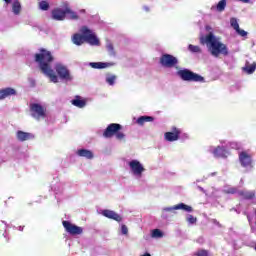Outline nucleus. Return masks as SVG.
Here are the masks:
<instances>
[{"mask_svg": "<svg viewBox=\"0 0 256 256\" xmlns=\"http://www.w3.org/2000/svg\"><path fill=\"white\" fill-rule=\"evenodd\" d=\"M35 61L38 63L40 71L46 77H49L52 83H59V77L55 74V70H53V55L49 50L40 49V52L35 54Z\"/></svg>", "mask_w": 256, "mask_h": 256, "instance_id": "obj_1", "label": "nucleus"}, {"mask_svg": "<svg viewBox=\"0 0 256 256\" xmlns=\"http://www.w3.org/2000/svg\"><path fill=\"white\" fill-rule=\"evenodd\" d=\"M200 43L201 45H206L212 57L217 58L220 55L227 57V55H229V48L226 44L221 42V38L215 36L213 33H209L205 37H201Z\"/></svg>", "mask_w": 256, "mask_h": 256, "instance_id": "obj_2", "label": "nucleus"}, {"mask_svg": "<svg viewBox=\"0 0 256 256\" xmlns=\"http://www.w3.org/2000/svg\"><path fill=\"white\" fill-rule=\"evenodd\" d=\"M80 33H76L72 36V43L78 47L83 45L85 42L89 45L99 46V38L95 35L93 30L89 29L87 26H82L80 28Z\"/></svg>", "mask_w": 256, "mask_h": 256, "instance_id": "obj_3", "label": "nucleus"}, {"mask_svg": "<svg viewBox=\"0 0 256 256\" xmlns=\"http://www.w3.org/2000/svg\"><path fill=\"white\" fill-rule=\"evenodd\" d=\"M223 192L231 195H238V197H242V199H246L247 201L256 199V190H239L236 187L225 186Z\"/></svg>", "mask_w": 256, "mask_h": 256, "instance_id": "obj_4", "label": "nucleus"}, {"mask_svg": "<svg viewBox=\"0 0 256 256\" xmlns=\"http://www.w3.org/2000/svg\"><path fill=\"white\" fill-rule=\"evenodd\" d=\"M177 75H178V77H180V79H182V81H189V82H194V83H204L205 82V78H203V76H201L197 73H194L193 71H191L187 68L178 70Z\"/></svg>", "mask_w": 256, "mask_h": 256, "instance_id": "obj_5", "label": "nucleus"}, {"mask_svg": "<svg viewBox=\"0 0 256 256\" xmlns=\"http://www.w3.org/2000/svg\"><path fill=\"white\" fill-rule=\"evenodd\" d=\"M127 165L134 179L139 180L143 178V174L145 173V166H143V164L139 160L132 159L127 162Z\"/></svg>", "mask_w": 256, "mask_h": 256, "instance_id": "obj_6", "label": "nucleus"}, {"mask_svg": "<svg viewBox=\"0 0 256 256\" xmlns=\"http://www.w3.org/2000/svg\"><path fill=\"white\" fill-rule=\"evenodd\" d=\"M54 69L62 81H73V76L65 64L58 62L55 64Z\"/></svg>", "mask_w": 256, "mask_h": 256, "instance_id": "obj_7", "label": "nucleus"}, {"mask_svg": "<svg viewBox=\"0 0 256 256\" xmlns=\"http://www.w3.org/2000/svg\"><path fill=\"white\" fill-rule=\"evenodd\" d=\"M160 65H162V67H166L167 69H171L173 67L179 69L177 67V65H179V59L171 54H163L160 58Z\"/></svg>", "mask_w": 256, "mask_h": 256, "instance_id": "obj_8", "label": "nucleus"}, {"mask_svg": "<svg viewBox=\"0 0 256 256\" xmlns=\"http://www.w3.org/2000/svg\"><path fill=\"white\" fill-rule=\"evenodd\" d=\"M208 152L216 157V159H226L230 155L229 150L225 146H210Z\"/></svg>", "mask_w": 256, "mask_h": 256, "instance_id": "obj_9", "label": "nucleus"}, {"mask_svg": "<svg viewBox=\"0 0 256 256\" xmlns=\"http://www.w3.org/2000/svg\"><path fill=\"white\" fill-rule=\"evenodd\" d=\"M164 211H167L170 215H177L176 211H185L186 213H193V207L185 203H179L174 206L164 207Z\"/></svg>", "mask_w": 256, "mask_h": 256, "instance_id": "obj_10", "label": "nucleus"}, {"mask_svg": "<svg viewBox=\"0 0 256 256\" xmlns=\"http://www.w3.org/2000/svg\"><path fill=\"white\" fill-rule=\"evenodd\" d=\"M31 115L34 119H45L46 109L39 103H33L30 105Z\"/></svg>", "mask_w": 256, "mask_h": 256, "instance_id": "obj_11", "label": "nucleus"}, {"mask_svg": "<svg viewBox=\"0 0 256 256\" xmlns=\"http://www.w3.org/2000/svg\"><path fill=\"white\" fill-rule=\"evenodd\" d=\"M239 162L241 167H244V169H251V167H253V156L245 151L240 152Z\"/></svg>", "mask_w": 256, "mask_h": 256, "instance_id": "obj_12", "label": "nucleus"}, {"mask_svg": "<svg viewBox=\"0 0 256 256\" xmlns=\"http://www.w3.org/2000/svg\"><path fill=\"white\" fill-rule=\"evenodd\" d=\"M62 225L69 235H81V233H83V228L72 224L69 221H63Z\"/></svg>", "mask_w": 256, "mask_h": 256, "instance_id": "obj_13", "label": "nucleus"}, {"mask_svg": "<svg viewBox=\"0 0 256 256\" xmlns=\"http://www.w3.org/2000/svg\"><path fill=\"white\" fill-rule=\"evenodd\" d=\"M120 129H122L121 124H117V123L109 124L103 132V137H105V139H111V137L116 135V133L120 131Z\"/></svg>", "mask_w": 256, "mask_h": 256, "instance_id": "obj_14", "label": "nucleus"}, {"mask_svg": "<svg viewBox=\"0 0 256 256\" xmlns=\"http://www.w3.org/2000/svg\"><path fill=\"white\" fill-rule=\"evenodd\" d=\"M179 135H181V129L177 127H172L170 132L164 134V139L173 143L174 141H179Z\"/></svg>", "mask_w": 256, "mask_h": 256, "instance_id": "obj_15", "label": "nucleus"}, {"mask_svg": "<svg viewBox=\"0 0 256 256\" xmlns=\"http://www.w3.org/2000/svg\"><path fill=\"white\" fill-rule=\"evenodd\" d=\"M100 215H103V217H106L107 219H112L113 221H117V223H121L123 221V217L116 213L113 210L104 209L100 211Z\"/></svg>", "mask_w": 256, "mask_h": 256, "instance_id": "obj_16", "label": "nucleus"}, {"mask_svg": "<svg viewBox=\"0 0 256 256\" xmlns=\"http://www.w3.org/2000/svg\"><path fill=\"white\" fill-rule=\"evenodd\" d=\"M51 16H52V19H54V21H65L66 19L65 7L53 9Z\"/></svg>", "mask_w": 256, "mask_h": 256, "instance_id": "obj_17", "label": "nucleus"}, {"mask_svg": "<svg viewBox=\"0 0 256 256\" xmlns=\"http://www.w3.org/2000/svg\"><path fill=\"white\" fill-rule=\"evenodd\" d=\"M50 187L54 193H61L65 189V183L59 181L58 178H54V181H52Z\"/></svg>", "mask_w": 256, "mask_h": 256, "instance_id": "obj_18", "label": "nucleus"}, {"mask_svg": "<svg viewBox=\"0 0 256 256\" xmlns=\"http://www.w3.org/2000/svg\"><path fill=\"white\" fill-rule=\"evenodd\" d=\"M13 95H17V91L11 87L0 89V101L7 99V97H13Z\"/></svg>", "mask_w": 256, "mask_h": 256, "instance_id": "obj_19", "label": "nucleus"}, {"mask_svg": "<svg viewBox=\"0 0 256 256\" xmlns=\"http://www.w3.org/2000/svg\"><path fill=\"white\" fill-rule=\"evenodd\" d=\"M16 139H18V141H29L31 139H35V135L29 133V132H23L21 130H18L16 132Z\"/></svg>", "mask_w": 256, "mask_h": 256, "instance_id": "obj_20", "label": "nucleus"}, {"mask_svg": "<svg viewBox=\"0 0 256 256\" xmlns=\"http://www.w3.org/2000/svg\"><path fill=\"white\" fill-rule=\"evenodd\" d=\"M71 103L74 107H78V109H84V107L87 106V100L83 99L81 96H75Z\"/></svg>", "mask_w": 256, "mask_h": 256, "instance_id": "obj_21", "label": "nucleus"}, {"mask_svg": "<svg viewBox=\"0 0 256 256\" xmlns=\"http://www.w3.org/2000/svg\"><path fill=\"white\" fill-rule=\"evenodd\" d=\"M115 63H109V62H90L89 66L92 67V69H107V67H113Z\"/></svg>", "mask_w": 256, "mask_h": 256, "instance_id": "obj_22", "label": "nucleus"}, {"mask_svg": "<svg viewBox=\"0 0 256 256\" xmlns=\"http://www.w3.org/2000/svg\"><path fill=\"white\" fill-rule=\"evenodd\" d=\"M6 5H9V3H13L12 4V13H14V15H19V13H21V3H19V1L17 0H4Z\"/></svg>", "mask_w": 256, "mask_h": 256, "instance_id": "obj_23", "label": "nucleus"}, {"mask_svg": "<svg viewBox=\"0 0 256 256\" xmlns=\"http://www.w3.org/2000/svg\"><path fill=\"white\" fill-rule=\"evenodd\" d=\"M76 155H78V157H84L85 159H93L94 154L91 150H87L85 148L82 149H78L76 151Z\"/></svg>", "mask_w": 256, "mask_h": 256, "instance_id": "obj_24", "label": "nucleus"}, {"mask_svg": "<svg viewBox=\"0 0 256 256\" xmlns=\"http://www.w3.org/2000/svg\"><path fill=\"white\" fill-rule=\"evenodd\" d=\"M65 13L66 19H71L72 21H77V19H79V14H77V12L73 11L68 6L65 7Z\"/></svg>", "mask_w": 256, "mask_h": 256, "instance_id": "obj_25", "label": "nucleus"}, {"mask_svg": "<svg viewBox=\"0 0 256 256\" xmlns=\"http://www.w3.org/2000/svg\"><path fill=\"white\" fill-rule=\"evenodd\" d=\"M243 70L245 73H248V75H252V73H255L256 70V63L249 64V62L246 63V65L243 67Z\"/></svg>", "mask_w": 256, "mask_h": 256, "instance_id": "obj_26", "label": "nucleus"}, {"mask_svg": "<svg viewBox=\"0 0 256 256\" xmlns=\"http://www.w3.org/2000/svg\"><path fill=\"white\" fill-rule=\"evenodd\" d=\"M115 81H117V76H115L114 74L105 75V82L110 85V87H113L115 85Z\"/></svg>", "mask_w": 256, "mask_h": 256, "instance_id": "obj_27", "label": "nucleus"}, {"mask_svg": "<svg viewBox=\"0 0 256 256\" xmlns=\"http://www.w3.org/2000/svg\"><path fill=\"white\" fill-rule=\"evenodd\" d=\"M255 214V222H253V217L251 215H247V219L250 225L251 233H254L256 235V210L254 212Z\"/></svg>", "mask_w": 256, "mask_h": 256, "instance_id": "obj_28", "label": "nucleus"}, {"mask_svg": "<svg viewBox=\"0 0 256 256\" xmlns=\"http://www.w3.org/2000/svg\"><path fill=\"white\" fill-rule=\"evenodd\" d=\"M153 121V117L151 116H141L136 120L138 125H145V123H150Z\"/></svg>", "mask_w": 256, "mask_h": 256, "instance_id": "obj_29", "label": "nucleus"}, {"mask_svg": "<svg viewBox=\"0 0 256 256\" xmlns=\"http://www.w3.org/2000/svg\"><path fill=\"white\" fill-rule=\"evenodd\" d=\"M186 221L189 225H195V223H197V217H195L191 214H187L186 215Z\"/></svg>", "mask_w": 256, "mask_h": 256, "instance_id": "obj_30", "label": "nucleus"}, {"mask_svg": "<svg viewBox=\"0 0 256 256\" xmlns=\"http://www.w3.org/2000/svg\"><path fill=\"white\" fill-rule=\"evenodd\" d=\"M225 7H227V0H221L217 6H216V9L217 11H225Z\"/></svg>", "mask_w": 256, "mask_h": 256, "instance_id": "obj_31", "label": "nucleus"}, {"mask_svg": "<svg viewBox=\"0 0 256 256\" xmlns=\"http://www.w3.org/2000/svg\"><path fill=\"white\" fill-rule=\"evenodd\" d=\"M153 239H161L163 237V232L160 229H154L152 231Z\"/></svg>", "mask_w": 256, "mask_h": 256, "instance_id": "obj_32", "label": "nucleus"}, {"mask_svg": "<svg viewBox=\"0 0 256 256\" xmlns=\"http://www.w3.org/2000/svg\"><path fill=\"white\" fill-rule=\"evenodd\" d=\"M188 51H190L191 53H201V47L189 44Z\"/></svg>", "mask_w": 256, "mask_h": 256, "instance_id": "obj_33", "label": "nucleus"}, {"mask_svg": "<svg viewBox=\"0 0 256 256\" xmlns=\"http://www.w3.org/2000/svg\"><path fill=\"white\" fill-rule=\"evenodd\" d=\"M39 8L41 9V11H48L49 10V2L41 1L39 3Z\"/></svg>", "mask_w": 256, "mask_h": 256, "instance_id": "obj_34", "label": "nucleus"}, {"mask_svg": "<svg viewBox=\"0 0 256 256\" xmlns=\"http://www.w3.org/2000/svg\"><path fill=\"white\" fill-rule=\"evenodd\" d=\"M230 24L231 27H233L234 30H238L239 29V22H237V18H231L230 19Z\"/></svg>", "mask_w": 256, "mask_h": 256, "instance_id": "obj_35", "label": "nucleus"}, {"mask_svg": "<svg viewBox=\"0 0 256 256\" xmlns=\"http://www.w3.org/2000/svg\"><path fill=\"white\" fill-rule=\"evenodd\" d=\"M115 138L118 141H125V133L118 130L117 133L115 134Z\"/></svg>", "mask_w": 256, "mask_h": 256, "instance_id": "obj_36", "label": "nucleus"}, {"mask_svg": "<svg viewBox=\"0 0 256 256\" xmlns=\"http://www.w3.org/2000/svg\"><path fill=\"white\" fill-rule=\"evenodd\" d=\"M106 49L110 53V55H115V49L113 48V44L108 43L106 45Z\"/></svg>", "mask_w": 256, "mask_h": 256, "instance_id": "obj_37", "label": "nucleus"}, {"mask_svg": "<svg viewBox=\"0 0 256 256\" xmlns=\"http://www.w3.org/2000/svg\"><path fill=\"white\" fill-rule=\"evenodd\" d=\"M161 217H162L163 219H169V217H171V214L168 213L167 211H165V208H162Z\"/></svg>", "mask_w": 256, "mask_h": 256, "instance_id": "obj_38", "label": "nucleus"}, {"mask_svg": "<svg viewBox=\"0 0 256 256\" xmlns=\"http://www.w3.org/2000/svg\"><path fill=\"white\" fill-rule=\"evenodd\" d=\"M236 33H238V35H240L241 37H247V31L241 30V28H238L236 30Z\"/></svg>", "mask_w": 256, "mask_h": 256, "instance_id": "obj_39", "label": "nucleus"}, {"mask_svg": "<svg viewBox=\"0 0 256 256\" xmlns=\"http://www.w3.org/2000/svg\"><path fill=\"white\" fill-rule=\"evenodd\" d=\"M179 139H182L183 141H185L189 139V134L183 133L182 131H180Z\"/></svg>", "mask_w": 256, "mask_h": 256, "instance_id": "obj_40", "label": "nucleus"}, {"mask_svg": "<svg viewBox=\"0 0 256 256\" xmlns=\"http://www.w3.org/2000/svg\"><path fill=\"white\" fill-rule=\"evenodd\" d=\"M197 256H209V252L207 250H200L197 252Z\"/></svg>", "mask_w": 256, "mask_h": 256, "instance_id": "obj_41", "label": "nucleus"}, {"mask_svg": "<svg viewBox=\"0 0 256 256\" xmlns=\"http://www.w3.org/2000/svg\"><path fill=\"white\" fill-rule=\"evenodd\" d=\"M121 233L122 235H127V233H129V229L127 228V226L125 225L121 226Z\"/></svg>", "mask_w": 256, "mask_h": 256, "instance_id": "obj_42", "label": "nucleus"}, {"mask_svg": "<svg viewBox=\"0 0 256 256\" xmlns=\"http://www.w3.org/2000/svg\"><path fill=\"white\" fill-rule=\"evenodd\" d=\"M197 187H198L199 191H202V193H205V189L203 187H201V186H197Z\"/></svg>", "mask_w": 256, "mask_h": 256, "instance_id": "obj_43", "label": "nucleus"}, {"mask_svg": "<svg viewBox=\"0 0 256 256\" xmlns=\"http://www.w3.org/2000/svg\"><path fill=\"white\" fill-rule=\"evenodd\" d=\"M23 229H25V226H19L18 227V231H23Z\"/></svg>", "mask_w": 256, "mask_h": 256, "instance_id": "obj_44", "label": "nucleus"}, {"mask_svg": "<svg viewBox=\"0 0 256 256\" xmlns=\"http://www.w3.org/2000/svg\"><path fill=\"white\" fill-rule=\"evenodd\" d=\"M143 9H144V11L149 12V7L148 6H144Z\"/></svg>", "mask_w": 256, "mask_h": 256, "instance_id": "obj_45", "label": "nucleus"}, {"mask_svg": "<svg viewBox=\"0 0 256 256\" xmlns=\"http://www.w3.org/2000/svg\"><path fill=\"white\" fill-rule=\"evenodd\" d=\"M230 147L235 148V143H230Z\"/></svg>", "mask_w": 256, "mask_h": 256, "instance_id": "obj_46", "label": "nucleus"}, {"mask_svg": "<svg viewBox=\"0 0 256 256\" xmlns=\"http://www.w3.org/2000/svg\"><path fill=\"white\" fill-rule=\"evenodd\" d=\"M2 223H4V225H6V227H9V225H7V222L2 221Z\"/></svg>", "mask_w": 256, "mask_h": 256, "instance_id": "obj_47", "label": "nucleus"}, {"mask_svg": "<svg viewBox=\"0 0 256 256\" xmlns=\"http://www.w3.org/2000/svg\"><path fill=\"white\" fill-rule=\"evenodd\" d=\"M142 256H151V254H149V253H145L144 255H142Z\"/></svg>", "mask_w": 256, "mask_h": 256, "instance_id": "obj_48", "label": "nucleus"}, {"mask_svg": "<svg viewBox=\"0 0 256 256\" xmlns=\"http://www.w3.org/2000/svg\"><path fill=\"white\" fill-rule=\"evenodd\" d=\"M210 175L213 177V176H215V175H216V173H215V172H213V173H211Z\"/></svg>", "mask_w": 256, "mask_h": 256, "instance_id": "obj_49", "label": "nucleus"}, {"mask_svg": "<svg viewBox=\"0 0 256 256\" xmlns=\"http://www.w3.org/2000/svg\"><path fill=\"white\" fill-rule=\"evenodd\" d=\"M214 223H215L216 225H219V222H217L216 220H214Z\"/></svg>", "mask_w": 256, "mask_h": 256, "instance_id": "obj_50", "label": "nucleus"}, {"mask_svg": "<svg viewBox=\"0 0 256 256\" xmlns=\"http://www.w3.org/2000/svg\"><path fill=\"white\" fill-rule=\"evenodd\" d=\"M3 235H4V237H7V232H5Z\"/></svg>", "mask_w": 256, "mask_h": 256, "instance_id": "obj_51", "label": "nucleus"}, {"mask_svg": "<svg viewBox=\"0 0 256 256\" xmlns=\"http://www.w3.org/2000/svg\"><path fill=\"white\" fill-rule=\"evenodd\" d=\"M201 180H197L196 183H199Z\"/></svg>", "mask_w": 256, "mask_h": 256, "instance_id": "obj_52", "label": "nucleus"}, {"mask_svg": "<svg viewBox=\"0 0 256 256\" xmlns=\"http://www.w3.org/2000/svg\"><path fill=\"white\" fill-rule=\"evenodd\" d=\"M241 183H243V179H241V181H240Z\"/></svg>", "mask_w": 256, "mask_h": 256, "instance_id": "obj_53", "label": "nucleus"}, {"mask_svg": "<svg viewBox=\"0 0 256 256\" xmlns=\"http://www.w3.org/2000/svg\"><path fill=\"white\" fill-rule=\"evenodd\" d=\"M255 250H256V245H255Z\"/></svg>", "mask_w": 256, "mask_h": 256, "instance_id": "obj_54", "label": "nucleus"}]
</instances>
